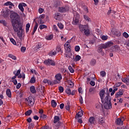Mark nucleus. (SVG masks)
I'll list each match as a JSON object with an SVG mask.
<instances>
[{
  "instance_id": "obj_41",
  "label": "nucleus",
  "mask_w": 129,
  "mask_h": 129,
  "mask_svg": "<svg viewBox=\"0 0 129 129\" xmlns=\"http://www.w3.org/2000/svg\"><path fill=\"white\" fill-rule=\"evenodd\" d=\"M68 69L70 72H71V73H74V69H73V68H72V67H71V66H69Z\"/></svg>"
},
{
  "instance_id": "obj_9",
  "label": "nucleus",
  "mask_w": 129,
  "mask_h": 129,
  "mask_svg": "<svg viewBox=\"0 0 129 129\" xmlns=\"http://www.w3.org/2000/svg\"><path fill=\"white\" fill-rule=\"evenodd\" d=\"M113 80L114 81H120V80H122V81H123V80H122V76L120 75L119 74H117V76L116 75H114L112 76Z\"/></svg>"
},
{
  "instance_id": "obj_60",
  "label": "nucleus",
  "mask_w": 129,
  "mask_h": 129,
  "mask_svg": "<svg viewBox=\"0 0 129 129\" xmlns=\"http://www.w3.org/2000/svg\"><path fill=\"white\" fill-rule=\"evenodd\" d=\"M21 52H22L23 53L25 52L26 51V47H22L21 48Z\"/></svg>"
},
{
  "instance_id": "obj_23",
  "label": "nucleus",
  "mask_w": 129,
  "mask_h": 129,
  "mask_svg": "<svg viewBox=\"0 0 129 129\" xmlns=\"http://www.w3.org/2000/svg\"><path fill=\"white\" fill-rule=\"evenodd\" d=\"M122 94H123V93H122V92L119 91V92H118L116 95H115V98H118V97H120V96H121V95H122Z\"/></svg>"
},
{
  "instance_id": "obj_19",
  "label": "nucleus",
  "mask_w": 129,
  "mask_h": 129,
  "mask_svg": "<svg viewBox=\"0 0 129 129\" xmlns=\"http://www.w3.org/2000/svg\"><path fill=\"white\" fill-rule=\"evenodd\" d=\"M6 95L9 98H11L12 97V92H11V89H8L6 90Z\"/></svg>"
},
{
  "instance_id": "obj_21",
  "label": "nucleus",
  "mask_w": 129,
  "mask_h": 129,
  "mask_svg": "<svg viewBox=\"0 0 129 129\" xmlns=\"http://www.w3.org/2000/svg\"><path fill=\"white\" fill-rule=\"evenodd\" d=\"M60 120V117L58 116H54V123H57V122H59V121Z\"/></svg>"
},
{
  "instance_id": "obj_15",
  "label": "nucleus",
  "mask_w": 129,
  "mask_h": 129,
  "mask_svg": "<svg viewBox=\"0 0 129 129\" xmlns=\"http://www.w3.org/2000/svg\"><path fill=\"white\" fill-rule=\"evenodd\" d=\"M43 83L45 84H47L48 85H54V84H57V83H60V82L54 81H44L43 82Z\"/></svg>"
},
{
  "instance_id": "obj_27",
  "label": "nucleus",
  "mask_w": 129,
  "mask_h": 129,
  "mask_svg": "<svg viewBox=\"0 0 129 129\" xmlns=\"http://www.w3.org/2000/svg\"><path fill=\"white\" fill-rule=\"evenodd\" d=\"M4 6H12V7H15V5H14V4H13L12 2L8 1L7 2H6V3H5Z\"/></svg>"
},
{
  "instance_id": "obj_8",
  "label": "nucleus",
  "mask_w": 129,
  "mask_h": 129,
  "mask_svg": "<svg viewBox=\"0 0 129 129\" xmlns=\"http://www.w3.org/2000/svg\"><path fill=\"white\" fill-rule=\"evenodd\" d=\"M69 11V6H68V5H66L65 6L58 8L59 13H66Z\"/></svg>"
},
{
  "instance_id": "obj_17",
  "label": "nucleus",
  "mask_w": 129,
  "mask_h": 129,
  "mask_svg": "<svg viewBox=\"0 0 129 129\" xmlns=\"http://www.w3.org/2000/svg\"><path fill=\"white\" fill-rule=\"evenodd\" d=\"M116 124H118L119 125H122V124H123V121L121 120V119L117 118L116 120Z\"/></svg>"
},
{
  "instance_id": "obj_26",
  "label": "nucleus",
  "mask_w": 129,
  "mask_h": 129,
  "mask_svg": "<svg viewBox=\"0 0 129 129\" xmlns=\"http://www.w3.org/2000/svg\"><path fill=\"white\" fill-rule=\"evenodd\" d=\"M96 64V59H92L90 61V65L91 66H94Z\"/></svg>"
},
{
  "instance_id": "obj_1",
  "label": "nucleus",
  "mask_w": 129,
  "mask_h": 129,
  "mask_svg": "<svg viewBox=\"0 0 129 129\" xmlns=\"http://www.w3.org/2000/svg\"><path fill=\"white\" fill-rule=\"evenodd\" d=\"M10 19L12 27L14 32H18L19 30H22L23 24L21 23V18L20 15L17 13H11Z\"/></svg>"
},
{
  "instance_id": "obj_59",
  "label": "nucleus",
  "mask_w": 129,
  "mask_h": 129,
  "mask_svg": "<svg viewBox=\"0 0 129 129\" xmlns=\"http://www.w3.org/2000/svg\"><path fill=\"white\" fill-rule=\"evenodd\" d=\"M95 90V88L94 87L90 88L89 90V92H94V91Z\"/></svg>"
},
{
  "instance_id": "obj_34",
  "label": "nucleus",
  "mask_w": 129,
  "mask_h": 129,
  "mask_svg": "<svg viewBox=\"0 0 129 129\" xmlns=\"http://www.w3.org/2000/svg\"><path fill=\"white\" fill-rule=\"evenodd\" d=\"M81 59V56L79 55H77L75 57V61L77 62L78 61H80Z\"/></svg>"
},
{
  "instance_id": "obj_50",
  "label": "nucleus",
  "mask_w": 129,
  "mask_h": 129,
  "mask_svg": "<svg viewBox=\"0 0 129 129\" xmlns=\"http://www.w3.org/2000/svg\"><path fill=\"white\" fill-rule=\"evenodd\" d=\"M42 48V44L41 43H38L36 45V48L37 49H41Z\"/></svg>"
},
{
  "instance_id": "obj_46",
  "label": "nucleus",
  "mask_w": 129,
  "mask_h": 129,
  "mask_svg": "<svg viewBox=\"0 0 129 129\" xmlns=\"http://www.w3.org/2000/svg\"><path fill=\"white\" fill-rule=\"evenodd\" d=\"M30 24L28 23L26 24V33H28V32H29V29H30Z\"/></svg>"
},
{
  "instance_id": "obj_29",
  "label": "nucleus",
  "mask_w": 129,
  "mask_h": 129,
  "mask_svg": "<svg viewBox=\"0 0 129 129\" xmlns=\"http://www.w3.org/2000/svg\"><path fill=\"white\" fill-rule=\"evenodd\" d=\"M65 108L67 110H70V103L69 102H67L65 106Z\"/></svg>"
},
{
  "instance_id": "obj_36",
  "label": "nucleus",
  "mask_w": 129,
  "mask_h": 129,
  "mask_svg": "<svg viewBox=\"0 0 129 129\" xmlns=\"http://www.w3.org/2000/svg\"><path fill=\"white\" fill-rule=\"evenodd\" d=\"M51 105L52 107H56V106H57V103L55 102V100H52L51 101Z\"/></svg>"
},
{
  "instance_id": "obj_10",
  "label": "nucleus",
  "mask_w": 129,
  "mask_h": 129,
  "mask_svg": "<svg viewBox=\"0 0 129 129\" xmlns=\"http://www.w3.org/2000/svg\"><path fill=\"white\" fill-rule=\"evenodd\" d=\"M84 78H87V81H95L96 80L95 76L93 74H91L90 76H85Z\"/></svg>"
},
{
  "instance_id": "obj_63",
  "label": "nucleus",
  "mask_w": 129,
  "mask_h": 129,
  "mask_svg": "<svg viewBox=\"0 0 129 129\" xmlns=\"http://www.w3.org/2000/svg\"><path fill=\"white\" fill-rule=\"evenodd\" d=\"M43 12H44V9H43L42 8H40L39 10H38V13L39 14H42L43 13Z\"/></svg>"
},
{
  "instance_id": "obj_32",
  "label": "nucleus",
  "mask_w": 129,
  "mask_h": 129,
  "mask_svg": "<svg viewBox=\"0 0 129 129\" xmlns=\"http://www.w3.org/2000/svg\"><path fill=\"white\" fill-rule=\"evenodd\" d=\"M56 54L57 52H56L55 51H51L49 53L48 55L49 56H55V55H56Z\"/></svg>"
},
{
  "instance_id": "obj_52",
  "label": "nucleus",
  "mask_w": 129,
  "mask_h": 129,
  "mask_svg": "<svg viewBox=\"0 0 129 129\" xmlns=\"http://www.w3.org/2000/svg\"><path fill=\"white\" fill-rule=\"evenodd\" d=\"M102 49H104L103 48V46L99 47L98 49V53H101L102 52Z\"/></svg>"
},
{
  "instance_id": "obj_3",
  "label": "nucleus",
  "mask_w": 129,
  "mask_h": 129,
  "mask_svg": "<svg viewBox=\"0 0 129 129\" xmlns=\"http://www.w3.org/2000/svg\"><path fill=\"white\" fill-rule=\"evenodd\" d=\"M104 102V107L105 109H109L112 107L111 105V101L109 99V94H107L104 100L103 101Z\"/></svg>"
},
{
  "instance_id": "obj_20",
  "label": "nucleus",
  "mask_w": 129,
  "mask_h": 129,
  "mask_svg": "<svg viewBox=\"0 0 129 129\" xmlns=\"http://www.w3.org/2000/svg\"><path fill=\"white\" fill-rule=\"evenodd\" d=\"M60 18H61V14L60 13H56L55 14L54 19L56 21H60Z\"/></svg>"
},
{
  "instance_id": "obj_37",
  "label": "nucleus",
  "mask_w": 129,
  "mask_h": 129,
  "mask_svg": "<svg viewBox=\"0 0 129 129\" xmlns=\"http://www.w3.org/2000/svg\"><path fill=\"white\" fill-rule=\"evenodd\" d=\"M100 74L101 77H105L106 76V73L105 71L100 72Z\"/></svg>"
},
{
  "instance_id": "obj_14",
  "label": "nucleus",
  "mask_w": 129,
  "mask_h": 129,
  "mask_svg": "<svg viewBox=\"0 0 129 129\" xmlns=\"http://www.w3.org/2000/svg\"><path fill=\"white\" fill-rule=\"evenodd\" d=\"M89 122H90V124H95V117L93 116L90 117Z\"/></svg>"
},
{
  "instance_id": "obj_64",
  "label": "nucleus",
  "mask_w": 129,
  "mask_h": 129,
  "mask_svg": "<svg viewBox=\"0 0 129 129\" xmlns=\"http://www.w3.org/2000/svg\"><path fill=\"white\" fill-rule=\"evenodd\" d=\"M40 129H50V127L48 126H44L42 127Z\"/></svg>"
},
{
  "instance_id": "obj_18",
  "label": "nucleus",
  "mask_w": 129,
  "mask_h": 129,
  "mask_svg": "<svg viewBox=\"0 0 129 129\" xmlns=\"http://www.w3.org/2000/svg\"><path fill=\"white\" fill-rule=\"evenodd\" d=\"M55 78L58 81H60L62 79V75L61 74H57L55 76Z\"/></svg>"
},
{
  "instance_id": "obj_49",
  "label": "nucleus",
  "mask_w": 129,
  "mask_h": 129,
  "mask_svg": "<svg viewBox=\"0 0 129 129\" xmlns=\"http://www.w3.org/2000/svg\"><path fill=\"white\" fill-rule=\"evenodd\" d=\"M10 41H11V43H12V44H13V45H17V42H16V40H15V39H14V38H11Z\"/></svg>"
},
{
  "instance_id": "obj_61",
  "label": "nucleus",
  "mask_w": 129,
  "mask_h": 129,
  "mask_svg": "<svg viewBox=\"0 0 129 129\" xmlns=\"http://www.w3.org/2000/svg\"><path fill=\"white\" fill-rule=\"evenodd\" d=\"M116 35L117 36V37H120V36L121 35V33L119 32V31H116Z\"/></svg>"
},
{
  "instance_id": "obj_45",
  "label": "nucleus",
  "mask_w": 129,
  "mask_h": 129,
  "mask_svg": "<svg viewBox=\"0 0 129 129\" xmlns=\"http://www.w3.org/2000/svg\"><path fill=\"white\" fill-rule=\"evenodd\" d=\"M31 113H32V110H29L27 111L26 112H25V115L28 116V115H30Z\"/></svg>"
},
{
  "instance_id": "obj_54",
  "label": "nucleus",
  "mask_w": 129,
  "mask_h": 129,
  "mask_svg": "<svg viewBox=\"0 0 129 129\" xmlns=\"http://www.w3.org/2000/svg\"><path fill=\"white\" fill-rule=\"evenodd\" d=\"M57 26L59 28V29H63V28H64V26L63 25V24H62V23H58L57 24Z\"/></svg>"
},
{
  "instance_id": "obj_2",
  "label": "nucleus",
  "mask_w": 129,
  "mask_h": 129,
  "mask_svg": "<svg viewBox=\"0 0 129 129\" xmlns=\"http://www.w3.org/2000/svg\"><path fill=\"white\" fill-rule=\"evenodd\" d=\"M13 74L15 75L12 78V79L13 81H17V80H15L17 77L20 79H22L23 81L26 78V76L24 73H22L21 74V69L18 70L17 71H15L13 72Z\"/></svg>"
},
{
  "instance_id": "obj_30",
  "label": "nucleus",
  "mask_w": 129,
  "mask_h": 129,
  "mask_svg": "<svg viewBox=\"0 0 129 129\" xmlns=\"http://www.w3.org/2000/svg\"><path fill=\"white\" fill-rule=\"evenodd\" d=\"M56 53H59V52H60L61 53H63V50H62L61 47L60 46H57L56 49Z\"/></svg>"
},
{
  "instance_id": "obj_38",
  "label": "nucleus",
  "mask_w": 129,
  "mask_h": 129,
  "mask_svg": "<svg viewBox=\"0 0 129 129\" xmlns=\"http://www.w3.org/2000/svg\"><path fill=\"white\" fill-rule=\"evenodd\" d=\"M39 25L38 24V23L36 22L35 23V25L34 27V29H33V33H35L36 32V31H37V29H38V27Z\"/></svg>"
},
{
  "instance_id": "obj_7",
  "label": "nucleus",
  "mask_w": 129,
  "mask_h": 129,
  "mask_svg": "<svg viewBox=\"0 0 129 129\" xmlns=\"http://www.w3.org/2000/svg\"><path fill=\"white\" fill-rule=\"evenodd\" d=\"M80 15L79 14L75 15L72 22L73 25H78L79 24V19Z\"/></svg>"
},
{
  "instance_id": "obj_16",
  "label": "nucleus",
  "mask_w": 129,
  "mask_h": 129,
  "mask_svg": "<svg viewBox=\"0 0 129 129\" xmlns=\"http://www.w3.org/2000/svg\"><path fill=\"white\" fill-rule=\"evenodd\" d=\"M105 92L104 90H101L100 92V97L102 103H103V100H103V96H104Z\"/></svg>"
},
{
  "instance_id": "obj_62",
  "label": "nucleus",
  "mask_w": 129,
  "mask_h": 129,
  "mask_svg": "<svg viewBox=\"0 0 129 129\" xmlns=\"http://www.w3.org/2000/svg\"><path fill=\"white\" fill-rule=\"evenodd\" d=\"M64 49H66L68 47H69V42H67L64 45Z\"/></svg>"
},
{
  "instance_id": "obj_5",
  "label": "nucleus",
  "mask_w": 129,
  "mask_h": 129,
  "mask_svg": "<svg viewBox=\"0 0 129 129\" xmlns=\"http://www.w3.org/2000/svg\"><path fill=\"white\" fill-rule=\"evenodd\" d=\"M26 104L28 106H33L35 104V101L34 100V98L32 97H29L26 100Z\"/></svg>"
},
{
  "instance_id": "obj_55",
  "label": "nucleus",
  "mask_w": 129,
  "mask_h": 129,
  "mask_svg": "<svg viewBox=\"0 0 129 129\" xmlns=\"http://www.w3.org/2000/svg\"><path fill=\"white\" fill-rule=\"evenodd\" d=\"M113 49H115V51H118L119 50V47L118 45H115L114 46L112 47Z\"/></svg>"
},
{
  "instance_id": "obj_42",
  "label": "nucleus",
  "mask_w": 129,
  "mask_h": 129,
  "mask_svg": "<svg viewBox=\"0 0 129 129\" xmlns=\"http://www.w3.org/2000/svg\"><path fill=\"white\" fill-rule=\"evenodd\" d=\"M101 39H102V40H103V41H106V40H107V39H108V36H105V35H103L101 37Z\"/></svg>"
},
{
  "instance_id": "obj_57",
  "label": "nucleus",
  "mask_w": 129,
  "mask_h": 129,
  "mask_svg": "<svg viewBox=\"0 0 129 129\" xmlns=\"http://www.w3.org/2000/svg\"><path fill=\"white\" fill-rule=\"evenodd\" d=\"M40 118H46V117H47V115L44 114H41L40 115Z\"/></svg>"
},
{
  "instance_id": "obj_44",
  "label": "nucleus",
  "mask_w": 129,
  "mask_h": 129,
  "mask_svg": "<svg viewBox=\"0 0 129 129\" xmlns=\"http://www.w3.org/2000/svg\"><path fill=\"white\" fill-rule=\"evenodd\" d=\"M39 28L40 30H43V29H47V26L45 25H40Z\"/></svg>"
},
{
  "instance_id": "obj_40",
  "label": "nucleus",
  "mask_w": 129,
  "mask_h": 129,
  "mask_svg": "<svg viewBox=\"0 0 129 129\" xmlns=\"http://www.w3.org/2000/svg\"><path fill=\"white\" fill-rule=\"evenodd\" d=\"M18 7L19 10H20V11H21L22 12H24V7H23V5H22L21 4H20L18 5Z\"/></svg>"
},
{
  "instance_id": "obj_13",
  "label": "nucleus",
  "mask_w": 129,
  "mask_h": 129,
  "mask_svg": "<svg viewBox=\"0 0 129 129\" xmlns=\"http://www.w3.org/2000/svg\"><path fill=\"white\" fill-rule=\"evenodd\" d=\"M10 16V10L5 9L3 11V17L4 18H8Z\"/></svg>"
},
{
  "instance_id": "obj_58",
  "label": "nucleus",
  "mask_w": 129,
  "mask_h": 129,
  "mask_svg": "<svg viewBox=\"0 0 129 129\" xmlns=\"http://www.w3.org/2000/svg\"><path fill=\"white\" fill-rule=\"evenodd\" d=\"M121 85V83L120 82H118L116 83L115 85V87H119Z\"/></svg>"
},
{
  "instance_id": "obj_48",
  "label": "nucleus",
  "mask_w": 129,
  "mask_h": 129,
  "mask_svg": "<svg viewBox=\"0 0 129 129\" xmlns=\"http://www.w3.org/2000/svg\"><path fill=\"white\" fill-rule=\"evenodd\" d=\"M67 52H71V46L69 45L68 47H66L64 48Z\"/></svg>"
},
{
  "instance_id": "obj_35",
  "label": "nucleus",
  "mask_w": 129,
  "mask_h": 129,
  "mask_svg": "<svg viewBox=\"0 0 129 129\" xmlns=\"http://www.w3.org/2000/svg\"><path fill=\"white\" fill-rule=\"evenodd\" d=\"M66 92L69 95H71V89H70V88H68L66 89Z\"/></svg>"
},
{
  "instance_id": "obj_43",
  "label": "nucleus",
  "mask_w": 129,
  "mask_h": 129,
  "mask_svg": "<svg viewBox=\"0 0 129 129\" xmlns=\"http://www.w3.org/2000/svg\"><path fill=\"white\" fill-rule=\"evenodd\" d=\"M53 35L51 34L46 36V40H52V39H53Z\"/></svg>"
},
{
  "instance_id": "obj_56",
  "label": "nucleus",
  "mask_w": 129,
  "mask_h": 129,
  "mask_svg": "<svg viewBox=\"0 0 129 129\" xmlns=\"http://www.w3.org/2000/svg\"><path fill=\"white\" fill-rule=\"evenodd\" d=\"M123 37H124V38H127L129 37L128 34H127V33H126V32H124L123 33Z\"/></svg>"
},
{
  "instance_id": "obj_51",
  "label": "nucleus",
  "mask_w": 129,
  "mask_h": 129,
  "mask_svg": "<svg viewBox=\"0 0 129 129\" xmlns=\"http://www.w3.org/2000/svg\"><path fill=\"white\" fill-rule=\"evenodd\" d=\"M58 90H59V92L60 93H62V92H63L64 91V88H63V87H62V86H60L58 88Z\"/></svg>"
},
{
  "instance_id": "obj_53",
  "label": "nucleus",
  "mask_w": 129,
  "mask_h": 129,
  "mask_svg": "<svg viewBox=\"0 0 129 129\" xmlns=\"http://www.w3.org/2000/svg\"><path fill=\"white\" fill-rule=\"evenodd\" d=\"M84 18L85 19V20H86V21H88V22H89L90 21V18L88 17V16H87V15H84Z\"/></svg>"
},
{
  "instance_id": "obj_28",
  "label": "nucleus",
  "mask_w": 129,
  "mask_h": 129,
  "mask_svg": "<svg viewBox=\"0 0 129 129\" xmlns=\"http://www.w3.org/2000/svg\"><path fill=\"white\" fill-rule=\"evenodd\" d=\"M0 24H2L5 27H7V25H8V23H7V21L5 20H0Z\"/></svg>"
},
{
  "instance_id": "obj_31",
  "label": "nucleus",
  "mask_w": 129,
  "mask_h": 129,
  "mask_svg": "<svg viewBox=\"0 0 129 129\" xmlns=\"http://www.w3.org/2000/svg\"><path fill=\"white\" fill-rule=\"evenodd\" d=\"M82 115H83V112L82 111H81V112H79L78 113L76 114V117H81Z\"/></svg>"
},
{
  "instance_id": "obj_6",
  "label": "nucleus",
  "mask_w": 129,
  "mask_h": 129,
  "mask_svg": "<svg viewBox=\"0 0 129 129\" xmlns=\"http://www.w3.org/2000/svg\"><path fill=\"white\" fill-rule=\"evenodd\" d=\"M44 63L47 66H50V65L51 66H55V65H56V62L54 60L50 59L49 58L47 59V60H44Z\"/></svg>"
},
{
  "instance_id": "obj_39",
  "label": "nucleus",
  "mask_w": 129,
  "mask_h": 129,
  "mask_svg": "<svg viewBox=\"0 0 129 129\" xmlns=\"http://www.w3.org/2000/svg\"><path fill=\"white\" fill-rule=\"evenodd\" d=\"M8 57H9V58H11L13 60H16L17 59V57L15 55H14L12 54H9Z\"/></svg>"
},
{
  "instance_id": "obj_24",
  "label": "nucleus",
  "mask_w": 129,
  "mask_h": 129,
  "mask_svg": "<svg viewBox=\"0 0 129 129\" xmlns=\"http://www.w3.org/2000/svg\"><path fill=\"white\" fill-rule=\"evenodd\" d=\"M30 91L31 93L33 94L36 93V92H37V91H36V89L35 88V87L33 86L30 87Z\"/></svg>"
},
{
  "instance_id": "obj_22",
  "label": "nucleus",
  "mask_w": 129,
  "mask_h": 129,
  "mask_svg": "<svg viewBox=\"0 0 129 129\" xmlns=\"http://www.w3.org/2000/svg\"><path fill=\"white\" fill-rule=\"evenodd\" d=\"M62 124V123L60 122H57V124H53V126L55 129H58L60 127V126Z\"/></svg>"
},
{
  "instance_id": "obj_11",
  "label": "nucleus",
  "mask_w": 129,
  "mask_h": 129,
  "mask_svg": "<svg viewBox=\"0 0 129 129\" xmlns=\"http://www.w3.org/2000/svg\"><path fill=\"white\" fill-rule=\"evenodd\" d=\"M113 45V42L111 41H108L104 45H103V49H107L109 47H111Z\"/></svg>"
},
{
  "instance_id": "obj_25",
  "label": "nucleus",
  "mask_w": 129,
  "mask_h": 129,
  "mask_svg": "<svg viewBox=\"0 0 129 129\" xmlns=\"http://www.w3.org/2000/svg\"><path fill=\"white\" fill-rule=\"evenodd\" d=\"M68 88H72L74 86V83L73 82H69L68 83Z\"/></svg>"
},
{
  "instance_id": "obj_47",
  "label": "nucleus",
  "mask_w": 129,
  "mask_h": 129,
  "mask_svg": "<svg viewBox=\"0 0 129 129\" xmlns=\"http://www.w3.org/2000/svg\"><path fill=\"white\" fill-rule=\"evenodd\" d=\"M76 52H79L80 51V47L79 46H76L75 47Z\"/></svg>"
},
{
  "instance_id": "obj_33",
  "label": "nucleus",
  "mask_w": 129,
  "mask_h": 129,
  "mask_svg": "<svg viewBox=\"0 0 129 129\" xmlns=\"http://www.w3.org/2000/svg\"><path fill=\"white\" fill-rule=\"evenodd\" d=\"M60 5H61V2L59 1H57L55 2L54 7L55 8H58Z\"/></svg>"
},
{
  "instance_id": "obj_4",
  "label": "nucleus",
  "mask_w": 129,
  "mask_h": 129,
  "mask_svg": "<svg viewBox=\"0 0 129 129\" xmlns=\"http://www.w3.org/2000/svg\"><path fill=\"white\" fill-rule=\"evenodd\" d=\"M80 30L82 33H84L86 36H88L90 34V30H89V27L88 25H80L79 26Z\"/></svg>"
},
{
  "instance_id": "obj_12",
  "label": "nucleus",
  "mask_w": 129,
  "mask_h": 129,
  "mask_svg": "<svg viewBox=\"0 0 129 129\" xmlns=\"http://www.w3.org/2000/svg\"><path fill=\"white\" fill-rule=\"evenodd\" d=\"M23 27H22V29L20 30L19 28H18V31H14L16 33H17V36L19 37L20 41H22V38L23 37Z\"/></svg>"
}]
</instances>
